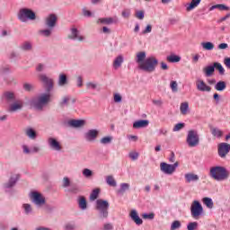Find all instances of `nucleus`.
<instances>
[{
    "label": "nucleus",
    "mask_w": 230,
    "mask_h": 230,
    "mask_svg": "<svg viewBox=\"0 0 230 230\" xmlns=\"http://www.w3.org/2000/svg\"><path fill=\"white\" fill-rule=\"evenodd\" d=\"M204 208L199 200H194L190 206V213L193 218H197L202 215Z\"/></svg>",
    "instance_id": "7"
},
{
    "label": "nucleus",
    "mask_w": 230,
    "mask_h": 230,
    "mask_svg": "<svg viewBox=\"0 0 230 230\" xmlns=\"http://www.w3.org/2000/svg\"><path fill=\"white\" fill-rule=\"evenodd\" d=\"M98 195H100V189H94L90 195V199L96 200V199H98Z\"/></svg>",
    "instance_id": "42"
},
{
    "label": "nucleus",
    "mask_w": 230,
    "mask_h": 230,
    "mask_svg": "<svg viewBox=\"0 0 230 230\" xmlns=\"http://www.w3.org/2000/svg\"><path fill=\"white\" fill-rule=\"evenodd\" d=\"M23 89L27 93H31V91H33L34 87H33V84L25 83V84H23Z\"/></svg>",
    "instance_id": "45"
},
{
    "label": "nucleus",
    "mask_w": 230,
    "mask_h": 230,
    "mask_svg": "<svg viewBox=\"0 0 230 230\" xmlns=\"http://www.w3.org/2000/svg\"><path fill=\"white\" fill-rule=\"evenodd\" d=\"M135 17H137V19H139L140 21H143L145 19V11H137L135 13Z\"/></svg>",
    "instance_id": "46"
},
{
    "label": "nucleus",
    "mask_w": 230,
    "mask_h": 230,
    "mask_svg": "<svg viewBox=\"0 0 230 230\" xmlns=\"http://www.w3.org/2000/svg\"><path fill=\"white\" fill-rule=\"evenodd\" d=\"M170 87H171L172 93H177V91H178V88H177V87H178L177 81H172V82H171V84H170Z\"/></svg>",
    "instance_id": "50"
},
{
    "label": "nucleus",
    "mask_w": 230,
    "mask_h": 230,
    "mask_svg": "<svg viewBox=\"0 0 230 230\" xmlns=\"http://www.w3.org/2000/svg\"><path fill=\"white\" fill-rule=\"evenodd\" d=\"M158 64L159 60H157V58H155V57H149L139 65V69H142V71H146V73H154Z\"/></svg>",
    "instance_id": "3"
},
{
    "label": "nucleus",
    "mask_w": 230,
    "mask_h": 230,
    "mask_svg": "<svg viewBox=\"0 0 230 230\" xmlns=\"http://www.w3.org/2000/svg\"><path fill=\"white\" fill-rule=\"evenodd\" d=\"M229 152H230V144L223 142L217 145V154L219 157H221V159H226Z\"/></svg>",
    "instance_id": "9"
},
{
    "label": "nucleus",
    "mask_w": 230,
    "mask_h": 230,
    "mask_svg": "<svg viewBox=\"0 0 230 230\" xmlns=\"http://www.w3.org/2000/svg\"><path fill=\"white\" fill-rule=\"evenodd\" d=\"M103 229L104 230H113L114 226H112V224L107 223V224L104 225Z\"/></svg>",
    "instance_id": "62"
},
{
    "label": "nucleus",
    "mask_w": 230,
    "mask_h": 230,
    "mask_svg": "<svg viewBox=\"0 0 230 230\" xmlns=\"http://www.w3.org/2000/svg\"><path fill=\"white\" fill-rule=\"evenodd\" d=\"M181 221L179 220H175L172 223L171 225V230H176V229H179L181 228Z\"/></svg>",
    "instance_id": "44"
},
{
    "label": "nucleus",
    "mask_w": 230,
    "mask_h": 230,
    "mask_svg": "<svg viewBox=\"0 0 230 230\" xmlns=\"http://www.w3.org/2000/svg\"><path fill=\"white\" fill-rule=\"evenodd\" d=\"M23 208H24L26 215H30V213H31V205L23 204Z\"/></svg>",
    "instance_id": "55"
},
{
    "label": "nucleus",
    "mask_w": 230,
    "mask_h": 230,
    "mask_svg": "<svg viewBox=\"0 0 230 230\" xmlns=\"http://www.w3.org/2000/svg\"><path fill=\"white\" fill-rule=\"evenodd\" d=\"M130 218L137 224V226H141L143 224V219L139 217V215L137 214V211L132 210L129 214Z\"/></svg>",
    "instance_id": "16"
},
{
    "label": "nucleus",
    "mask_w": 230,
    "mask_h": 230,
    "mask_svg": "<svg viewBox=\"0 0 230 230\" xmlns=\"http://www.w3.org/2000/svg\"><path fill=\"white\" fill-rule=\"evenodd\" d=\"M196 87L198 91H200L201 93H211V86L208 85L204 80H198L196 82Z\"/></svg>",
    "instance_id": "11"
},
{
    "label": "nucleus",
    "mask_w": 230,
    "mask_h": 230,
    "mask_svg": "<svg viewBox=\"0 0 230 230\" xmlns=\"http://www.w3.org/2000/svg\"><path fill=\"white\" fill-rule=\"evenodd\" d=\"M149 124L150 121H148L147 119L137 120L133 123V128H145Z\"/></svg>",
    "instance_id": "17"
},
{
    "label": "nucleus",
    "mask_w": 230,
    "mask_h": 230,
    "mask_svg": "<svg viewBox=\"0 0 230 230\" xmlns=\"http://www.w3.org/2000/svg\"><path fill=\"white\" fill-rule=\"evenodd\" d=\"M184 123H178L173 128V132H179V130L184 128Z\"/></svg>",
    "instance_id": "53"
},
{
    "label": "nucleus",
    "mask_w": 230,
    "mask_h": 230,
    "mask_svg": "<svg viewBox=\"0 0 230 230\" xmlns=\"http://www.w3.org/2000/svg\"><path fill=\"white\" fill-rule=\"evenodd\" d=\"M98 134L99 132L97 129H90L84 134V138L86 141H94V139L98 137Z\"/></svg>",
    "instance_id": "14"
},
{
    "label": "nucleus",
    "mask_w": 230,
    "mask_h": 230,
    "mask_svg": "<svg viewBox=\"0 0 230 230\" xmlns=\"http://www.w3.org/2000/svg\"><path fill=\"white\" fill-rule=\"evenodd\" d=\"M122 98L121 95H119V93H115L114 94V102L115 103H119L121 102Z\"/></svg>",
    "instance_id": "60"
},
{
    "label": "nucleus",
    "mask_w": 230,
    "mask_h": 230,
    "mask_svg": "<svg viewBox=\"0 0 230 230\" xmlns=\"http://www.w3.org/2000/svg\"><path fill=\"white\" fill-rule=\"evenodd\" d=\"M83 175L84 177H87V178L92 177L93 176V171H91L90 169H84Z\"/></svg>",
    "instance_id": "54"
},
{
    "label": "nucleus",
    "mask_w": 230,
    "mask_h": 230,
    "mask_svg": "<svg viewBox=\"0 0 230 230\" xmlns=\"http://www.w3.org/2000/svg\"><path fill=\"white\" fill-rule=\"evenodd\" d=\"M106 182L107 184H109V186H112L113 188H116L117 186L116 180H114V177H112V175L107 176Z\"/></svg>",
    "instance_id": "40"
},
{
    "label": "nucleus",
    "mask_w": 230,
    "mask_h": 230,
    "mask_svg": "<svg viewBox=\"0 0 230 230\" xmlns=\"http://www.w3.org/2000/svg\"><path fill=\"white\" fill-rule=\"evenodd\" d=\"M31 199L36 206H44L46 204V198L37 191L31 192Z\"/></svg>",
    "instance_id": "10"
},
{
    "label": "nucleus",
    "mask_w": 230,
    "mask_h": 230,
    "mask_svg": "<svg viewBox=\"0 0 230 230\" xmlns=\"http://www.w3.org/2000/svg\"><path fill=\"white\" fill-rule=\"evenodd\" d=\"M227 87V84H226L225 81H219L216 84L215 89L216 91H224Z\"/></svg>",
    "instance_id": "31"
},
{
    "label": "nucleus",
    "mask_w": 230,
    "mask_h": 230,
    "mask_svg": "<svg viewBox=\"0 0 230 230\" xmlns=\"http://www.w3.org/2000/svg\"><path fill=\"white\" fill-rule=\"evenodd\" d=\"M199 143V133L195 130H190L187 135V145L193 148Z\"/></svg>",
    "instance_id": "6"
},
{
    "label": "nucleus",
    "mask_w": 230,
    "mask_h": 230,
    "mask_svg": "<svg viewBox=\"0 0 230 230\" xmlns=\"http://www.w3.org/2000/svg\"><path fill=\"white\" fill-rule=\"evenodd\" d=\"M18 19L22 22H27L28 21H35L37 15L31 9L22 8L18 13Z\"/></svg>",
    "instance_id": "4"
},
{
    "label": "nucleus",
    "mask_w": 230,
    "mask_h": 230,
    "mask_svg": "<svg viewBox=\"0 0 230 230\" xmlns=\"http://www.w3.org/2000/svg\"><path fill=\"white\" fill-rule=\"evenodd\" d=\"M185 179L187 182H193L199 180V175L193 173H187L185 174Z\"/></svg>",
    "instance_id": "33"
},
{
    "label": "nucleus",
    "mask_w": 230,
    "mask_h": 230,
    "mask_svg": "<svg viewBox=\"0 0 230 230\" xmlns=\"http://www.w3.org/2000/svg\"><path fill=\"white\" fill-rule=\"evenodd\" d=\"M224 64L228 67V69H230V58H225Z\"/></svg>",
    "instance_id": "64"
},
{
    "label": "nucleus",
    "mask_w": 230,
    "mask_h": 230,
    "mask_svg": "<svg viewBox=\"0 0 230 230\" xmlns=\"http://www.w3.org/2000/svg\"><path fill=\"white\" fill-rule=\"evenodd\" d=\"M128 190H130V184H128V183H121L120 184V188L119 189V190L117 192L119 195H123V193H125V191H128Z\"/></svg>",
    "instance_id": "28"
},
{
    "label": "nucleus",
    "mask_w": 230,
    "mask_h": 230,
    "mask_svg": "<svg viewBox=\"0 0 230 230\" xmlns=\"http://www.w3.org/2000/svg\"><path fill=\"white\" fill-rule=\"evenodd\" d=\"M152 31V25L148 24L146 29L143 31V34L146 35V33H150Z\"/></svg>",
    "instance_id": "61"
},
{
    "label": "nucleus",
    "mask_w": 230,
    "mask_h": 230,
    "mask_svg": "<svg viewBox=\"0 0 230 230\" xmlns=\"http://www.w3.org/2000/svg\"><path fill=\"white\" fill-rule=\"evenodd\" d=\"M75 228L76 226H75V224L67 223L65 226V230H75Z\"/></svg>",
    "instance_id": "58"
},
{
    "label": "nucleus",
    "mask_w": 230,
    "mask_h": 230,
    "mask_svg": "<svg viewBox=\"0 0 230 230\" xmlns=\"http://www.w3.org/2000/svg\"><path fill=\"white\" fill-rule=\"evenodd\" d=\"M121 64H123V56H118L113 62V67L118 69V67H121Z\"/></svg>",
    "instance_id": "34"
},
{
    "label": "nucleus",
    "mask_w": 230,
    "mask_h": 230,
    "mask_svg": "<svg viewBox=\"0 0 230 230\" xmlns=\"http://www.w3.org/2000/svg\"><path fill=\"white\" fill-rule=\"evenodd\" d=\"M109 201L104 199H97L95 209L99 211L101 218H107L109 217Z\"/></svg>",
    "instance_id": "5"
},
{
    "label": "nucleus",
    "mask_w": 230,
    "mask_h": 230,
    "mask_svg": "<svg viewBox=\"0 0 230 230\" xmlns=\"http://www.w3.org/2000/svg\"><path fill=\"white\" fill-rule=\"evenodd\" d=\"M129 157L132 159V161L137 160V157H139V153L137 152H131L129 153Z\"/></svg>",
    "instance_id": "56"
},
{
    "label": "nucleus",
    "mask_w": 230,
    "mask_h": 230,
    "mask_svg": "<svg viewBox=\"0 0 230 230\" xmlns=\"http://www.w3.org/2000/svg\"><path fill=\"white\" fill-rule=\"evenodd\" d=\"M68 123L71 127H74L75 128H78L84 127V125H85V120H84V119H72Z\"/></svg>",
    "instance_id": "22"
},
{
    "label": "nucleus",
    "mask_w": 230,
    "mask_h": 230,
    "mask_svg": "<svg viewBox=\"0 0 230 230\" xmlns=\"http://www.w3.org/2000/svg\"><path fill=\"white\" fill-rule=\"evenodd\" d=\"M77 203L80 209L85 210L87 209V199L84 196H79L77 199Z\"/></svg>",
    "instance_id": "21"
},
{
    "label": "nucleus",
    "mask_w": 230,
    "mask_h": 230,
    "mask_svg": "<svg viewBox=\"0 0 230 230\" xmlns=\"http://www.w3.org/2000/svg\"><path fill=\"white\" fill-rule=\"evenodd\" d=\"M178 166H179V162H175L173 164H169L164 162H162L160 164V170L161 172H163L164 173H166L167 175H172V173L175 172Z\"/></svg>",
    "instance_id": "8"
},
{
    "label": "nucleus",
    "mask_w": 230,
    "mask_h": 230,
    "mask_svg": "<svg viewBox=\"0 0 230 230\" xmlns=\"http://www.w3.org/2000/svg\"><path fill=\"white\" fill-rule=\"evenodd\" d=\"M216 9L220 10V12H224V11L227 12V11L230 10L229 6H227L224 4H216V5H212L210 7V11L211 10H216Z\"/></svg>",
    "instance_id": "25"
},
{
    "label": "nucleus",
    "mask_w": 230,
    "mask_h": 230,
    "mask_svg": "<svg viewBox=\"0 0 230 230\" xmlns=\"http://www.w3.org/2000/svg\"><path fill=\"white\" fill-rule=\"evenodd\" d=\"M49 145L52 150H56L60 152L62 150V146H60V142L57 141V139L50 137L49 138Z\"/></svg>",
    "instance_id": "15"
},
{
    "label": "nucleus",
    "mask_w": 230,
    "mask_h": 230,
    "mask_svg": "<svg viewBox=\"0 0 230 230\" xmlns=\"http://www.w3.org/2000/svg\"><path fill=\"white\" fill-rule=\"evenodd\" d=\"M58 84L61 87H64V85H67V84H68V82H67V75H66V74H60Z\"/></svg>",
    "instance_id": "26"
},
{
    "label": "nucleus",
    "mask_w": 230,
    "mask_h": 230,
    "mask_svg": "<svg viewBox=\"0 0 230 230\" xmlns=\"http://www.w3.org/2000/svg\"><path fill=\"white\" fill-rule=\"evenodd\" d=\"M203 73L207 78L213 76L215 75V66L214 65L207 66L203 68Z\"/></svg>",
    "instance_id": "19"
},
{
    "label": "nucleus",
    "mask_w": 230,
    "mask_h": 230,
    "mask_svg": "<svg viewBox=\"0 0 230 230\" xmlns=\"http://www.w3.org/2000/svg\"><path fill=\"white\" fill-rule=\"evenodd\" d=\"M57 14L50 13L45 20V24L49 28H55L57 26V21H58Z\"/></svg>",
    "instance_id": "12"
},
{
    "label": "nucleus",
    "mask_w": 230,
    "mask_h": 230,
    "mask_svg": "<svg viewBox=\"0 0 230 230\" xmlns=\"http://www.w3.org/2000/svg\"><path fill=\"white\" fill-rule=\"evenodd\" d=\"M155 217V214H154V213H150V214L146 213V214L142 215V217L145 218L146 220V219L147 220H154Z\"/></svg>",
    "instance_id": "49"
},
{
    "label": "nucleus",
    "mask_w": 230,
    "mask_h": 230,
    "mask_svg": "<svg viewBox=\"0 0 230 230\" xmlns=\"http://www.w3.org/2000/svg\"><path fill=\"white\" fill-rule=\"evenodd\" d=\"M19 179H21V174H16L15 178L13 176H12L9 179V181L4 184V187L7 188V189L13 188V186L15 184H17V181H19Z\"/></svg>",
    "instance_id": "18"
},
{
    "label": "nucleus",
    "mask_w": 230,
    "mask_h": 230,
    "mask_svg": "<svg viewBox=\"0 0 230 230\" xmlns=\"http://www.w3.org/2000/svg\"><path fill=\"white\" fill-rule=\"evenodd\" d=\"M201 46L203 49H206L207 51H211L215 49V44H213L211 41L202 42Z\"/></svg>",
    "instance_id": "30"
},
{
    "label": "nucleus",
    "mask_w": 230,
    "mask_h": 230,
    "mask_svg": "<svg viewBox=\"0 0 230 230\" xmlns=\"http://www.w3.org/2000/svg\"><path fill=\"white\" fill-rule=\"evenodd\" d=\"M71 100V97L66 96L63 98V101L60 102V106L64 107L69 103V101Z\"/></svg>",
    "instance_id": "52"
},
{
    "label": "nucleus",
    "mask_w": 230,
    "mask_h": 230,
    "mask_svg": "<svg viewBox=\"0 0 230 230\" xmlns=\"http://www.w3.org/2000/svg\"><path fill=\"white\" fill-rule=\"evenodd\" d=\"M72 35L68 36V39H72L73 40H76L81 41L84 40V36H79L80 31L76 28H73L71 30Z\"/></svg>",
    "instance_id": "20"
},
{
    "label": "nucleus",
    "mask_w": 230,
    "mask_h": 230,
    "mask_svg": "<svg viewBox=\"0 0 230 230\" xmlns=\"http://www.w3.org/2000/svg\"><path fill=\"white\" fill-rule=\"evenodd\" d=\"M166 60L171 64H177V62H181V56L171 54L170 56H167Z\"/></svg>",
    "instance_id": "23"
},
{
    "label": "nucleus",
    "mask_w": 230,
    "mask_h": 230,
    "mask_svg": "<svg viewBox=\"0 0 230 230\" xmlns=\"http://www.w3.org/2000/svg\"><path fill=\"white\" fill-rule=\"evenodd\" d=\"M101 143H102V145H109V144L112 143V137H103L101 139Z\"/></svg>",
    "instance_id": "43"
},
{
    "label": "nucleus",
    "mask_w": 230,
    "mask_h": 230,
    "mask_svg": "<svg viewBox=\"0 0 230 230\" xmlns=\"http://www.w3.org/2000/svg\"><path fill=\"white\" fill-rule=\"evenodd\" d=\"M229 175V171L224 166H215L210 169V176L215 181H226Z\"/></svg>",
    "instance_id": "2"
},
{
    "label": "nucleus",
    "mask_w": 230,
    "mask_h": 230,
    "mask_svg": "<svg viewBox=\"0 0 230 230\" xmlns=\"http://www.w3.org/2000/svg\"><path fill=\"white\" fill-rule=\"evenodd\" d=\"M145 58H146V53L145 51H141L137 54V64H143Z\"/></svg>",
    "instance_id": "32"
},
{
    "label": "nucleus",
    "mask_w": 230,
    "mask_h": 230,
    "mask_svg": "<svg viewBox=\"0 0 230 230\" xmlns=\"http://www.w3.org/2000/svg\"><path fill=\"white\" fill-rule=\"evenodd\" d=\"M22 109V102H14L9 106V112H15Z\"/></svg>",
    "instance_id": "24"
},
{
    "label": "nucleus",
    "mask_w": 230,
    "mask_h": 230,
    "mask_svg": "<svg viewBox=\"0 0 230 230\" xmlns=\"http://www.w3.org/2000/svg\"><path fill=\"white\" fill-rule=\"evenodd\" d=\"M68 191L70 193H74L75 195H76V193H80L82 190L80 189V186L74 184L71 185V187L68 189Z\"/></svg>",
    "instance_id": "38"
},
{
    "label": "nucleus",
    "mask_w": 230,
    "mask_h": 230,
    "mask_svg": "<svg viewBox=\"0 0 230 230\" xmlns=\"http://www.w3.org/2000/svg\"><path fill=\"white\" fill-rule=\"evenodd\" d=\"M122 17H124V19H128L130 17V10L126 9L122 11Z\"/></svg>",
    "instance_id": "59"
},
{
    "label": "nucleus",
    "mask_w": 230,
    "mask_h": 230,
    "mask_svg": "<svg viewBox=\"0 0 230 230\" xmlns=\"http://www.w3.org/2000/svg\"><path fill=\"white\" fill-rule=\"evenodd\" d=\"M100 22L102 24H113L114 22V19L111 18V17H109V18H101L99 19Z\"/></svg>",
    "instance_id": "41"
},
{
    "label": "nucleus",
    "mask_w": 230,
    "mask_h": 230,
    "mask_svg": "<svg viewBox=\"0 0 230 230\" xmlns=\"http://www.w3.org/2000/svg\"><path fill=\"white\" fill-rule=\"evenodd\" d=\"M200 1L202 0H191L190 4L187 7V12H191L193 8H197V5L200 4Z\"/></svg>",
    "instance_id": "37"
},
{
    "label": "nucleus",
    "mask_w": 230,
    "mask_h": 230,
    "mask_svg": "<svg viewBox=\"0 0 230 230\" xmlns=\"http://www.w3.org/2000/svg\"><path fill=\"white\" fill-rule=\"evenodd\" d=\"M214 69H217L219 73V75H226V69H224V66H222V64L218 62H214Z\"/></svg>",
    "instance_id": "36"
},
{
    "label": "nucleus",
    "mask_w": 230,
    "mask_h": 230,
    "mask_svg": "<svg viewBox=\"0 0 230 230\" xmlns=\"http://www.w3.org/2000/svg\"><path fill=\"white\" fill-rule=\"evenodd\" d=\"M44 37H49L51 35V30L46 29L40 31Z\"/></svg>",
    "instance_id": "57"
},
{
    "label": "nucleus",
    "mask_w": 230,
    "mask_h": 230,
    "mask_svg": "<svg viewBox=\"0 0 230 230\" xmlns=\"http://www.w3.org/2000/svg\"><path fill=\"white\" fill-rule=\"evenodd\" d=\"M154 105H156V107H162L163 101L162 100H153Z\"/></svg>",
    "instance_id": "63"
},
{
    "label": "nucleus",
    "mask_w": 230,
    "mask_h": 230,
    "mask_svg": "<svg viewBox=\"0 0 230 230\" xmlns=\"http://www.w3.org/2000/svg\"><path fill=\"white\" fill-rule=\"evenodd\" d=\"M25 134L28 136V137H30V139L37 138V132L31 128H27Z\"/></svg>",
    "instance_id": "29"
},
{
    "label": "nucleus",
    "mask_w": 230,
    "mask_h": 230,
    "mask_svg": "<svg viewBox=\"0 0 230 230\" xmlns=\"http://www.w3.org/2000/svg\"><path fill=\"white\" fill-rule=\"evenodd\" d=\"M40 82L45 85L46 93H41L35 99L31 101V107H34L37 111H42L49 102H51V91L53 90V79L48 77V75L41 74L39 75Z\"/></svg>",
    "instance_id": "1"
},
{
    "label": "nucleus",
    "mask_w": 230,
    "mask_h": 230,
    "mask_svg": "<svg viewBox=\"0 0 230 230\" xmlns=\"http://www.w3.org/2000/svg\"><path fill=\"white\" fill-rule=\"evenodd\" d=\"M22 49H23V51H30V49H31V43L29 41L24 42L22 46Z\"/></svg>",
    "instance_id": "48"
},
{
    "label": "nucleus",
    "mask_w": 230,
    "mask_h": 230,
    "mask_svg": "<svg viewBox=\"0 0 230 230\" xmlns=\"http://www.w3.org/2000/svg\"><path fill=\"white\" fill-rule=\"evenodd\" d=\"M4 98L6 100V102H15V94L12 92H5L4 93Z\"/></svg>",
    "instance_id": "27"
},
{
    "label": "nucleus",
    "mask_w": 230,
    "mask_h": 230,
    "mask_svg": "<svg viewBox=\"0 0 230 230\" xmlns=\"http://www.w3.org/2000/svg\"><path fill=\"white\" fill-rule=\"evenodd\" d=\"M71 186V181L69 180V178L65 177L63 179V188H69Z\"/></svg>",
    "instance_id": "51"
},
{
    "label": "nucleus",
    "mask_w": 230,
    "mask_h": 230,
    "mask_svg": "<svg viewBox=\"0 0 230 230\" xmlns=\"http://www.w3.org/2000/svg\"><path fill=\"white\" fill-rule=\"evenodd\" d=\"M203 204L209 209H213V199L211 198H203Z\"/></svg>",
    "instance_id": "39"
},
{
    "label": "nucleus",
    "mask_w": 230,
    "mask_h": 230,
    "mask_svg": "<svg viewBox=\"0 0 230 230\" xmlns=\"http://www.w3.org/2000/svg\"><path fill=\"white\" fill-rule=\"evenodd\" d=\"M209 128L213 137H217V139H222L224 137V131L222 129L213 126H210Z\"/></svg>",
    "instance_id": "13"
},
{
    "label": "nucleus",
    "mask_w": 230,
    "mask_h": 230,
    "mask_svg": "<svg viewBox=\"0 0 230 230\" xmlns=\"http://www.w3.org/2000/svg\"><path fill=\"white\" fill-rule=\"evenodd\" d=\"M197 227H199V223L197 222H190L187 226L188 230H195Z\"/></svg>",
    "instance_id": "47"
},
{
    "label": "nucleus",
    "mask_w": 230,
    "mask_h": 230,
    "mask_svg": "<svg viewBox=\"0 0 230 230\" xmlns=\"http://www.w3.org/2000/svg\"><path fill=\"white\" fill-rule=\"evenodd\" d=\"M190 109V104L188 102H182L180 106V111L183 116L188 114V110Z\"/></svg>",
    "instance_id": "35"
}]
</instances>
